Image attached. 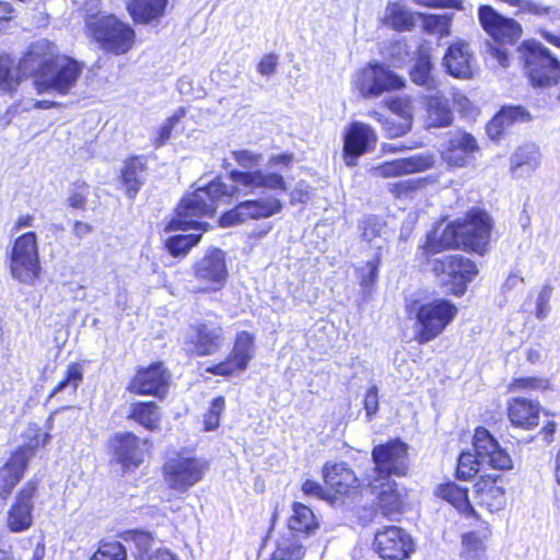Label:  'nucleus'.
<instances>
[{"label": "nucleus", "mask_w": 560, "mask_h": 560, "mask_svg": "<svg viewBox=\"0 0 560 560\" xmlns=\"http://www.w3.org/2000/svg\"><path fill=\"white\" fill-rule=\"evenodd\" d=\"M293 162V154L281 153L270 156L266 170L232 171L230 177L232 186H228L221 179H215L205 187L197 188L186 195L176 209L175 217L166 225V231H206L209 224L197 221L203 215H212L223 199L234 194H255L257 190H287V183L281 172L289 168Z\"/></svg>", "instance_id": "nucleus-1"}, {"label": "nucleus", "mask_w": 560, "mask_h": 560, "mask_svg": "<svg viewBox=\"0 0 560 560\" xmlns=\"http://www.w3.org/2000/svg\"><path fill=\"white\" fill-rule=\"evenodd\" d=\"M85 34L98 46L114 55L126 54L135 43L132 27L113 14L97 13L85 19Z\"/></svg>", "instance_id": "nucleus-2"}, {"label": "nucleus", "mask_w": 560, "mask_h": 560, "mask_svg": "<svg viewBox=\"0 0 560 560\" xmlns=\"http://www.w3.org/2000/svg\"><path fill=\"white\" fill-rule=\"evenodd\" d=\"M24 435L23 446L0 468V498L5 499L11 493L22 478L28 458L35 450L44 446L49 439V435L37 425H30Z\"/></svg>", "instance_id": "nucleus-3"}, {"label": "nucleus", "mask_w": 560, "mask_h": 560, "mask_svg": "<svg viewBox=\"0 0 560 560\" xmlns=\"http://www.w3.org/2000/svg\"><path fill=\"white\" fill-rule=\"evenodd\" d=\"M208 469L207 462L177 453L166 459L163 465V478L168 489L176 493H186L203 479Z\"/></svg>", "instance_id": "nucleus-4"}, {"label": "nucleus", "mask_w": 560, "mask_h": 560, "mask_svg": "<svg viewBox=\"0 0 560 560\" xmlns=\"http://www.w3.org/2000/svg\"><path fill=\"white\" fill-rule=\"evenodd\" d=\"M457 307L444 299H436L418 307L416 339L428 343L440 336L457 315Z\"/></svg>", "instance_id": "nucleus-5"}, {"label": "nucleus", "mask_w": 560, "mask_h": 560, "mask_svg": "<svg viewBox=\"0 0 560 560\" xmlns=\"http://www.w3.org/2000/svg\"><path fill=\"white\" fill-rule=\"evenodd\" d=\"M83 67L77 60L61 56L56 59L50 68L42 70L34 85L38 93H57L59 95L68 94L77 84Z\"/></svg>", "instance_id": "nucleus-6"}, {"label": "nucleus", "mask_w": 560, "mask_h": 560, "mask_svg": "<svg viewBox=\"0 0 560 560\" xmlns=\"http://www.w3.org/2000/svg\"><path fill=\"white\" fill-rule=\"evenodd\" d=\"M10 271L22 283L32 284L40 272L37 235L26 232L14 241L10 254Z\"/></svg>", "instance_id": "nucleus-7"}, {"label": "nucleus", "mask_w": 560, "mask_h": 560, "mask_svg": "<svg viewBox=\"0 0 560 560\" xmlns=\"http://www.w3.org/2000/svg\"><path fill=\"white\" fill-rule=\"evenodd\" d=\"M432 270L445 291L454 295H463L467 283L478 273L476 264L462 255L435 259Z\"/></svg>", "instance_id": "nucleus-8"}, {"label": "nucleus", "mask_w": 560, "mask_h": 560, "mask_svg": "<svg viewBox=\"0 0 560 560\" xmlns=\"http://www.w3.org/2000/svg\"><path fill=\"white\" fill-rule=\"evenodd\" d=\"M525 65L534 86L550 88L559 83L560 62L539 43H530L525 49Z\"/></svg>", "instance_id": "nucleus-9"}, {"label": "nucleus", "mask_w": 560, "mask_h": 560, "mask_svg": "<svg viewBox=\"0 0 560 560\" xmlns=\"http://www.w3.org/2000/svg\"><path fill=\"white\" fill-rule=\"evenodd\" d=\"M354 85L363 97H376L384 92L402 88L404 81L388 68L370 63L357 73Z\"/></svg>", "instance_id": "nucleus-10"}, {"label": "nucleus", "mask_w": 560, "mask_h": 560, "mask_svg": "<svg viewBox=\"0 0 560 560\" xmlns=\"http://www.w3.org/2000/svg\"><path fill=\"white\" fill-rule=\"evenodd\" d=\"M373 546L383 560H405L415 551L411 536L398 526H385L377 530Z\"/></svg>", "instance_id": "nucleus-11"}, {"label": "nucleus", "mask_w": 560, "mask_h": 560, "mask_svg": "<svg viewBox=\"0 0 560 560\" xmlns=\"http://www.w3.org/2000/svg\"><path fill=\"white\" fill-rule=\"evenodd\" d=\"M372 458L381 479H387L389 475L405 476L408 471V446L398 440L375 446Z\"/></svg>", "instance_id": "nucleus-12"}, {"label": "nucleus", "mask_w": 560, "mask_h": 560, "mask_svg": "<svg viewBox=\"0 0 560 560\" xmlns=\"http://www.w3.org/2000/svg\"><path fill=\"white\" fill-rule=\"evenodd\" d=\"M282 210V203L276 197L259 198L240 202L235 208L220 218L222 226H233L248 220H259L272 217Z\"/></svg>", "instance_id": "nucleus-13"}, {"label": "nucleus", "mask_w": 560, "mask_h": 560, "mask_svg": "<svg viewBox=\"0 0 560 560\" xmlns=\"http://www.w3.org/2000/svg\"><path fill=\"white\" fill-rule=\"evenodd\" d=\"M463 247L478 254H483L490 240L492 220L482 210H470L463 221H459Z\"/></svg>", "instance_id": "nucleus-14"}, {"label": "nucleus", "mask_w": 560, "mask_h": 560, "mask_svg": "<svg viewBox=\"0 0 560 560\" xmlns=\"http://www.w3.org/2000/svg\"><path fill=\"white\" fill-rule=\"evenodd\" d=\"M254 357V337L247 331L237 334L233 349L229 357L206 371L213 375L234 376L243 373Z\"/></svg>", "instance_id": "nucleus-15"}, {"label": "nucleus", "mask_w": 560, "mask_h": 560, "mask_svg": "<svg viewBox=\"0 0 560 560\" xmlns=\"http://www.w3.org/2000/svg\"><path fill=\"white\" fill-rule=\"evenodd\" d=\"M196 279L203 290H220L226 282L225 255L219 248H211L194 266Z\"/></svg>", "instance_id": "nucleus-16"}, {"label": "nucleus", "mask_w": 560, "mask_h": 560, "mask_svg": "<svg viewBox=\"0 0 560 560\" xmlns=\"http://www.w3.org/2000/svg\"><path fill=\"white\" fill-rule=\"evenodd\" d=\"M474 450L482 466L497 470H509L513 467V460L498 441L485 428H477L474 434Z\"/></svg>", "instance_id": "nucleus-17"}, {"label": "nucleus", "mask_w": 560, "mask_h": 560, "mask_svg": "<svg viewBox=\"0 0 560 560\" xmlns=\"http://www.w3.org/2000/svg\"><path fill=\"white\" fill-rule=\"evenodd\" d=\"M375 131L366 124L354 121L350 124L343 138V160L346 165L353 167L358 158L370 151L376 143Z\"/></svg>", "instance_id": "nucleus-18"}, {"label": "nucleus", "mask_w": 560, "mask_h": 560, "mask_svg": "<svg viewBox=\"0 0 560 560\" xmlns=\"http://www.w3.org/2000/svg\"><path fill=\"white\" fill-rule=\"evenodd\" d=\"M434 165V156L431 153H421L406 159H396L376 166H372L369 173L372 177L390 178L424 172Z\"/></svg>", "instance_id": "nucleus-19"}, {"label": "nucleus", "mask_w": 560, "mask_h": 560, "mask_svg": "<svg viewBox=\"0 0 560 560\" xmlns=\"http://www.w3.org/2000/svg\"><path fill=\"white\" fill-rule=\"evenodd\" d=\"M479 21L485 31L497 42L514 43L522 35L520 23L502 16L489 5L479 8Z\"/></svg>", "instance_id": "nucleus-20"}, {"label": "nucleus", "mask_w": 560, "mask_h": 560, "mask_svg": "<svg viewBox=\"0 0 560 560\" xmlns=\"http://www.w3.org/2000/svg\"><path fill=\"white\" fill-rule=\"evenodd\" d=\"M170 383V374L161 363H154L147 369H141L133 376L127 389L138 395H165Z\"/></svg>", "instance_id": "nucleus-21"}, {"label": "nucleus", "mask_w": 560, "mask_h": 560, "mask_svg": "<svg viewBox=\"0 0 560 560\" xmlns=\"http://www.w3.org/2000/svg\"><path fill=\"white\" fill-rule=\"evenodd\" d=\"M477 150L475 138L466 131L457 130L448 135L441 154L448 165L464 167L469 164Z\"/></svg>", "instance_id": "nucleus-22"}, {"label": "nucleus", "mask_w": 560, "mask_h": 560, "mask_svg": "<svg viewBox=\"0 0 560 560\" xmlns=\"http://www.w3.org/2000/svg\"><path fill=\"white\" fill-rule=\"evenodd\" d=\"M194 335L190 342L197 355L205 357L217 353L224 343L223 327L213 320H203L191 327Z\"/></svg>", "instance_id": "nucleus-23"}, {"label": "nucleus", "mask_w": 560, "mask_h": 560, "mask_svg": "<svg viewBox=\"0 0 560 560\" xmlns=\"http://www.w3.org/2000/svg\"><path fill=\"white\" fill-rule=\"evenodd\" d=\"M59 57L61 56L54 43L46 38L38 39L30 46L28 51L20 61V71L33 74L36 79L42 70L50 68Z\"/></svg>", "instance_id": "nucleus-24"}, {"label": "nucleus", "mask_w": 560, "mask_h": 560, "mask_svg": "<svg viewBox=\"0 0 560 560\" xmlns=\"http://www.w3.org/2000/svg\"><path fill=\"white\" fill-rule=\"evenodd\" d=\"M35 486L27 483L21 489L16 497V501L8 512V527L11 532L20 533L31 527L33 522V497Z\"/></svg>", "instance_id": "nucleus-25"}, {"label": "nucleus", "mask_w": 560, "mask_h": 560, "mask_svg": "<svg viewBox=\"0 0 560 560\" xmlns=\"http://www.w3.org/2000/svg\"><path fill=\"white\" fill-rule=\"evenodd\" d=\"M472 61L474 55L469 45L462 40L451 45L443 58L447 72L459 79H469L471 77Z\"/></svg>", "instance_id": "nucleus-26"}, {"label": "nucleus", "mask_w": 560, "mask_h": 560, "mask_svg": "<svg viewBox=\"0 0 560 560\" xmlns=\"http://www.w3.org/2000/svg\"><path fill=\"white\" fill-rule=\"evenodd\" d=\"M541 407L538 401L526 398H513L509 401L508 416L515 427L532 430L539 424Z\"/></svg>", "instance_id": "nucleus-27"}, {"label": "nucleus", "mask_w": 560, "mask_h": 560, "mask_svg": "<svg viewBox=\"0 0 560 560\" xmlns=\"http://www.w3.org/2000/svg\"><path fill=\"white\" fill-rule=\"evenodd\" d=\"M475 498L477 503L485 506L489 512H499L506 503L505 489L498 485L494 478L482 477L475 483Z\"/></svg>", "instance_id": "nucleus-28"}, {"label": "nucleus", "mask_w": 560, "mask_h": 560, "mask_svg": "<svg viewBox=\"0 0 560 560\" xmlns=\"http://www.w3.org/2000/svg\"><path fill=\"white\" fill-rule=\"evenodd\" d=\"M117 460L125 467H137L142 462V450L139 439L130 433H117L110 441Z\"/></svg>", "instance_id": "nucleus-29"}, {"label": "nucleus", "mask_w": 560, "mask_h": 560, "mask_svg": "<svg viewBox=\"0 0 560 560\" xmlns=\"http://www.w3.org/2000/svg\"><path fill=\"white\" fill-rule=\"evenodd\" d=\"M459 246H463L462 231L459 221H455L446 224L441 232L438 228L429 233L423 248L428 254H436L444 249Z\"/></svg>", "instance_id": "nucleus-30"}, {"label": "nucleus", "mask_w": 560, "mask_h": 560, "mask_svg": "<svg viewBox=\"0 0 560 560\" xmlns=\"http://www.w3.org/2000/svg\"><path fill=\"white\" fill-rule=\"evenodd\" d=\"M324 479L339 494H349L358 487V478L345 463L326 464Z\"/></svg>", "instance_id": "nucleus-31"}, {"label": "nucleus", "mask_w": 560, "mask_h": 560, "mask_svg": "<svg viewBox=\"0 0 560 560\" xmlns=\"http://www.w3.org/2000/svg\"><path fill=\"white\" fill-rule=\"evenodd\" d=\"M377 494V505L385 516L399 514L404 508L406 490L396 481L388 480L381 485Z\"/></svg>", "instance_id": "nucleus-32"}, {"label": "nucleus", "mask_w": 560, "mask_h": 560, "mask_svg": "<svg viewBox=\"0 0 560 560\" xmlns=\"http://www.w3.org/2000/svg\"><path fill=\"white\" fill-rule=\"evenodd\" d=\"M319 524L314 512L305 504L295 502L288 518V530L298 536H308L315 533Z\"/></svg>", "instance_id": "nucleus-33"}, {"label": "nucleus", "mask_w": 560, "mask_h": 560, "mask_svg": "<svg viewBox=\"0 0 560 560\" xmlns=\"http://www.w3.org/2000/svg\"><path fill=\"white\" fill-rule=\"evenodd\" d=\"M540 159L537 147H522L512 154L510 171L514 177H527L539 166Z\"/></svg>", "instance_id": "nucleus-34"}, {"label": "nucleus", "mask_w": 560, "mask_h": 560, "mask_svg": "<svg viewBox=\"0 0 560 560\" xmlns=\"http://www.w3.org/2000/svg\"><path fill=\"white\" fill-rule=\"evenodd\" d=\"M126 4L135 22L148 24L164 14L167 0H126Z\"/></svg>", "instance_id": "nucleus-35"}, {"label": "nucleus", "mask_w": 560, "mask_h": 560, "mask_svg": "<svg viewBox=\"0 0 560 560\" xmlns=\"http://www.w3.org/2000/svg\"><path fill=\"white\" fill-rule=\"evenodd\" d=\"M305 555V548L300 536L293 532H284L275 539V548L271 560H301Z\"/></svg>", "instance_id": "nucleus-36"}, {"label": "nucleus", "mask_w": 560, "mask_h": 560, "mask_svg": "<svg viewBox=\"0 0 560 560\" xmlns=\"http://www.w3.org/2000/svg\"><path fill=\"white\" fill-rule=\"evenodd\" d=\"M145 161L140 156H132L124 162L121 179L127 189V195L133 198L145 179Z\"/></svg>", "instance_id": "nucleus-37"}, {"label": "nucleus", "mask_w": 560, "mask_h": 560, "mask_svg": "<svg viewBox=\"0 0 560 560\" xmlns=\"http://www.w3.org/2000/svg\"><path fill=\"white\" fill-rule=\"evenodd\" d=\"M453 113L448 101L442 95H432L427 101V125L431 128H444L452 124Z\"/></svg>", "instance_id": "nucleus-38"}, {"label": "nucleus", "mask_w": 560, "mask_h": 560, "mask_svg": "<svg viewBox=\"0 0 560 560\" xmlns=\"http://www.w3.org/2000/svg\"><path fill=\"white\" fill-rule=\"evenodd\" d=\"M435 494L451 503L455 509L464 514H468L472 511L468 500V490L454 482L440 485L435 490Z\"/></svg>", "instance_id": "nucleus-39"}, {"label": "nucleus", "mask_w": 560, "mask_h": 560, "mask_svg": "<svg viewBox=\"0 0 560 560\" xmlns=\"http://www.w3.org/2000/svg\"><path fill=\"white\" fill-rule=\"evenodd\" d=\"M129 418L150 431H155L160 428L161 415L159 407L152 401L131 404Z\"/></svg>", "instance_id": "nucleus-40"}, {"label": "nucleus", "mask_w": 560, "mask_h": 560, "mask_svg": "<svg viewBox=\"0 0 560 560\" xmlns=\"http://www.w3.org/2000/svg\"><path fill=\"white\" fill-rule=\"evenodd\" d=\"M417 18L418 14L400 3H389L386 8L385 21L397 31H410L416 25Z\"/></svg>", "instance_id": "nucleus-41"}, {"label": "nucleus", "mask_w": 560, "mask_h": 560, "mask_svg": "<svg viewBox=\"0 0 560 560\" xmlns=\"http://www.w3.org/2000/svg\"><path fill=\"white\" fill-rule=\"evenodd\" d=\"M508 388L510 393L544 392L550 388V382L548 378L537 376L516 377Z\"/></svg>", "instance_id": "nucleus-42"}, {"label": "nucleus", "mask_w": 560, "mask_h": 560, "mask_svg": "<svg viewBox=\"0 0 560 560\" xmlns=\"http://www.w3.org/2000/svg\"><path fill=\"white\" fill-rule=\"evenodd\" d=\"M522 114L520 107H510L501 110L492 120L487 125V132L491 139H498L503 132L504 126H509L518 115Z\"/></svg>", "instance_id": "nucleus-43"}, {"label": "nucleus", "mask_w": 560, "mask_h": 560, "mask_svg": "<svg viewBox=\"0 0 560 560\" xmlns=\"http://www.w3.org/2000/svg\"><path fill=\"white\" fill-rule=\"evenodd\" d=\"M431 68L429 57L420 56L410 72L411 80L418 85L425 86L428 90L434 89L436 85L431 75Z\"/></svg>", "instance_id": "nucleus-44"}, {"label": "nucleus", "mask_w": 560, "mask_h": 560, "mask_svg": "<svg viewBox=\"0 0 560 560\" xmlns=\"http://www.w3.org/2000/svg\"><path fill=\"white\" fill-rule=\"evenodd\" d=\"M370 116L383 124V128L387 138H398L406 135L411 129L410 119L397 120L396 118L383 119L377 112H371Z\"/></svg>", "instance_id": "nucleus-45"}, {"label": "nucleus", "mask_w": 560, "mask_h": 560, "mask_svg": "<svg viewBox=\"0 0 560 560\" xmlns=\"http://www.w3.org/2000/svg\"><path fill=\"white\" fill-rule=\"evenodd\" d=\"M482 466L477 453L463 452L458 457L456 475L458 479L472 478Z\"/></svg>", "instance_id": "nucleus-46"}, {"label": "nucleus", "mask_w": 560, "mask_h": 560, "mask_svg": "<svg viewBox=\"0 0 560 560\" xmlns=\"http://www.w3.org/2000/svg\"><path fill=\"white\" fill-rule=\"evenodd\" d=\"M418 16L423 19L422 26L425 32L430 34H438L440 37H444L450 34L451 18L448 15L418 14Z\"/></svg>", "instance_id": "nucleus-47"}, {"label": "nucleus", "mask_w": 560, "mask_h": 560, "mask_svg": "<svg viewBox=\"0 0 560 560\" xmlns=\"http://www.w3.org/2000/svg\"><path fill=\"white\" fill-rule=\"evenodd\" d=\"M201 238V234L174 235L165 246L173 256L186 255Z\"/></svg>", "instance_id": "nucleus-48"}, {"label": "nucleus", "mask_w": 560, "mask_h": 560, "mask_svg": "<svg viewBox=\"0 0 560 560\" xmlns=\"http://www.w3.org/2000/svg\"><path fill=\"white\" fill-rule=\"evenodd\" d=\"M19 81V71L13 68L12 61L5 56H0V91L11 92L18 86Z\"/></svg>", "instance_id": "nucleus-49"}, {"label": "nucleus", "mask_w": 560, "mask_h": 560, "mask_svg": "<svg viewBox=\"0 0 560 560\" xmlns=\"http://www.w3.org/2000/svg\"><path fill=\"white\" fill-rule=\"evenodd\" d=\"M380 264V255H375L373 259L368 260L363 266L357 269L360 278V284L364 291L371 290L372 287L376 283L378 278Z\"/></svg>", "instance_id": "nucleus-50"}, {"label": "nucleus", "mask_w": 560, "mask_h": 560, "mask_svg": "<svg viewBox=\"0 0 560 560\" xmlns=\"http://www.w3.org/2000/svg\"><path fill=\"white\" fill-rule=\"evenodd\" d=\"M186 110L178 108L171 117H168L158 129L156 137L153 140L155 148L164 145L171 138V135L177 122L185 116Z\"/></svg>", "instance_id": "nucleus-51"}, {"label": "nucleus", "mask_w": 560, "mask_h": 560, "mask_svg": "<svg viewBox=\"0 0 560 560\" xmlns=\"http://www.w3.org/2000/svg\"><path fill=\"white\" fill-rule=\"evenodd\" d=\"M126 548L119 541H103L93 560H126Z\"/></svg>", "instance_id": "nucleus-52"}, {"label": "nucleus", "mask_w": 560, "mask_h": 560, "mask_svg": "<svg viewBox=\"0 0 560 560\" xmlns=\"http://www.w3.org/2000/svg\"><path fill=\"white\" fill-rule=\"evenodd\" d=\"M225 409V400L222 396L215 397L209 410L203 415V425L206 431H213L220 424V417Z\"/></svg>", "instance_id": "nucleus-53"}, {"label": "nucleus", "mask_w": 560, "mask_h": 560, "mask_svg": "<svg viewBox=\"0 0 560 560\" xmlns=\"http://www.w3.org/2000/svg\"><path fill=\"white\" fill-rule=\"evenodd\" d=\"M82 381V368L78 363L69 364L66 371V376L55 387L52 395L71 387L75 392Z\"/></svg>", "instance_id": "nucleus-54"}, {"label": "nucleus", "mask_w": 560, "mask_h": 560, "mask_svg": "<svg viewBox=\"0 0 560 560\" xmlns=\"http://www.w3.org/2000/svg\"><path fill=\"white\" fill-rule=\"evenodd\" d=\"M125 540L129 544H132L137 548V556H147V552L151 548L153 538L149 533L133 530L125 534Z\"/></svg>", "instance_id": "nucleus-55"}, {"label": "nucleus", "mask_w": 560, "mask_h": 560, "mask_svg": "<svg viewBox=\"0 0 560 560\" xmlns=\"http://www.w3.org/2000/svg\"><path fill=\"white\" fill-rule=\"evenodd\" d=\"M89 196V187L85 184H80L72 187L67 198V203L73 209H84Z\"/></svg>", "instance_id": "nucleus-56"}, {"label": "nucleus", "mask_w": 560, "mask_h": 560, "mask_svg": "<svg viewBox=\"0 0 560 560\" xmlns=\"http://www.w3.org/2000/svg\"><path fill=\"white\" fill-rule=\"evenodd\" d=\"M234 160L244 168L258 166L262 162V155L250 150H240L233 152Z\"/></svg>", "instance_id": "nucleus-57"}, {"label": "nucleus", "mask_w": 560, "mask_h": 560, "mask_svg": "<svg viewBox=\"0 0 560 560\" xmlns=\"http://www.w3.org/2000/svg\"><path fill=\"white\" fill-rule=\"evenodd\" d=\"M419 186V182L415 179H404L387 185L388 190L397 198L406 197L409 192L415 191Z\"/></svg>", "instance_id": "nucleus-58"}, {"label": "nucleus", "mask_w": 560, "mask_h": 560, "mask_svg": "<svg viewBox=\"0 0 560 560\" xmlns=\"http://www.w3.org/2000/svg\"><path fill=\"white\" fill-rule=\"evenodd\" d=\"M551 299V289L549 287H544L539 292L536 301V311L535 315L538 319H545L550 312V302Z\"/></svg>", "instance_id": "nucleus-59"}, {"label": "nucleus", "mask_w": 560, "mask_h": 560, "mask_svg": "<svg viewBox=\"0 0 560 560\" xmlns=\"http://www.w3.org/2000/svg\"><path fill=\"white\" fill-rule=\"evenodd\" d=\"M277 65L278 56L275 54H268L260 59L257 66V71L261 75L269 77L276 71Z\"/></svg>", "instance_id": "nucleus-60"}, {"label": "nucleus", "mask_w": 560, "mask_h": 560, "mask_svg": "<svg viewBox=\"0 0 560 560\" xmlns=\"http://www.w3.org/2000/svg\"><path fill=\"white\" fill-rule=\"evenodd\" d=\"M389 108L393 113L397 114L398 119L405 120L408 118L411 120V108L409 101L396 98L389 102Z\"/></svg>", "instance_id": "nucleus-61"}, {"label": "nucleus", "mask_w": 560, "mask_h": 560, "mask_svg": "<svg viewBox=\"0 0 560 560\" xmlns=\"http://www.w3.org/2000/svg\"><path fill=\"white\" fill-rule=\"evenodd\" d=\"M364 408L366 410L368 416L374 415L378 409V395L377 388L372 386L368 389L365 398H364Z\"/></svg>", "instance_id": "nucleus-62"}, {"label": "nucleus", "mask_w": 560, "mask_h": 560, "mask_svg": "<svg viewBox=\"0 0 560 560\" xmlns=\"http://www.w3.org/2000/svg\"><path fill=\"white\" fill-rule=\"evenodd\" d=\"M311 189L304 183H299L290 192L291 202H305L310 199Z\"/></svg>", "instance_id": "nucleus-63"}, {"label": "nucleus", "mask_w": 560, "mask_h": 560, "mask_svg": "<svg viewBox=\"0 0 560 560\" xmlns=\"http://www.w3.org/2000/svg\"><path fill=\"white\" fill-rule=\"evenodd\" d=\"M136 560H177L176 557L166 549H159L150 556H135Z\"/></svg>", "instance_id": "nucleus-64"}]
</instances>
